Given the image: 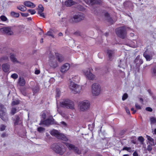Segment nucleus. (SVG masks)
<instances>
[{
	"label": "nucleus",
	"mask_w": 156,
	"mask_h": 156,
	"mask_svg": "<svg viewBox=\"0 0 156 156\" xmlns=\"http://www.w3.org/2000/svg\"><path fill=\"white\" fill-rule=\"evenodd\" d=\"M25 6L30 8H34L35 7V5L33 3L29 1L25 2L24 3Z\"/></svg>",
	"instance_id": "23"
},
{
	"label": "nucleus",
	"mask_w": 156,
	"mask_h": 156,
	"mask_svg": "<svg viewBox=\"0 0 156 156\" xmlns=\"http://www.w3.org/2000/svg\"><path fill=\"white\" fill-rule=\"evenodd\" d=\"M18 83L20 86H23L25 84V81L23 78L20 77L18 80Z\"/></svg>",
	"instance_id": "24"
},
{
	"label": "nucleus",
	"mask_w": 156,
	"mask_h": 156,
	"mask_svg": "<svg viewBox=\"0 0 156 156\" xmlns=\"http://www.w3.org/2000/svg\"><path fill=\"white\" fill-rule=\"evenodd\" d=\"M21 15L22 16L27 17L29 15V14L28 13H23V12H20Z\"/></svg>",
	"instance_id": "49"
},
{
	"label": "nucleus",
	"mask_w": 156,
	"mask_h": 156,
	"mask_svg": "<svg viewBox=\"0 0 156 156\" xmlns=\"http://www.w3.org/2000/svg\"><path fill=\"white\" fill-rule=\"evenodd\" d=\"M108 54L110 59L111 58L112 55L114 54V50H108Z\"/></svg>",
	"instance_id": "28"
},
{
	"label": "nucleus",
	"mask_w": 156,
	"mask_h": 156,
	"mask_svg": "<svg viewBox=\"0 0 156 156\" xmlns=\"http://www.w3.org/2000/svg\"><path fill=\"white\" fill-rule=\"evenodd\" d=\"M8 59V57L6 56H3L0 58V62H2L4 60H7Z\"/></svg>",
	"instance_id": "36"
},
{
	"label": "nucleus",
	"mask_w": 156,
	"mask_h": 156,
	"mask_svg": "<svg viewBox=\"0 0 156 156\" xmlns=\"http://www.w3.org/2000/svg\"><path fill=\"white\" fill-rule=\"evenodd\" d=\"M2 68L3 71L6 73L9 71L10 66L7 63L4 64L2 65Z\"/></svg>",
	"instance_id": "19"
},
{
	"label": "nucleus",
	"mask_w": 156,
	"mask_h": 156,
	"mask_svg": "<svg viewBox=\"0 0 156 156\" xmlns=\"http://www.w3.org/2000/svg\"><path fill=\"white\" fill-rule=\"evenodd\" d=\"M0 19L3 21H5L7 20V18L4 15L0 16Z\"/></svg>",
	"instance_id": "37"
},
{
	"label": "nucleus",
	"mask_w": 156,
	"mask_h": 156,
	"mask_svg": "<svg viewBox=\"0 0 156 156\" xmlns=\"http://www.w3.org/2000/svg\"><path fill=\"white\" fill-rule=\"evenodd\" d=\"M150 120L151 124H154L156 122V119L154 117L151 118Z\"/></svg>",
	"instance_id": "40"
},
{
	"label": "nucleus",
	"mask_w": 156,
	"mask_h": 156,
	"mask_svg": "<svg viewBox=\"0 0 156 156\" xmlns=\"http://www.w3.org/2000/svg\"><path fill=\"white\" fill-rule=\"evenodd\" d=\"M86 3L90 5H93L96 4H100L102 2L101 0H87Z\"/></svg>",
	"instance_id": "15"
},
{
	"label": "nucleus",
	"mask_w": 156,
	"mask_h": 156,
	"mask_svg": "<svg viewBox=\"0 0 156 156\" xmlns=\"http://www.w3.org/2000/svg\"><path fill=\"white\" fill-rule=\"evenodd\" d=\"M22 94L24 96H26L27 95V93L25 90H21Z\"/></svg>",
	"instance_id": "53"
},
{
	"label": "nucleus",
	"mask_w": 156,
	"mask_h": 156,
	"mask_svg": "<svg viewBox=\"0 0 156 156\" xmlns=\"http://www.w3.org/2000/svg\"><path fill=\"white\" fill-rule=\"evenodd\" d=\"M85 75L90 80H93L94 77V76L92 73L90 69H88L84 71Z\"/></svg>",
	"instance_id": "12"
},
{
	"label": "nucleus",
	"mask_w": 156,
	"mask_h": 156,
	"mask_svg": "<svg viewBox=\"0 0 156 156\" xmlns=\"http://www.w3.org/2000/svg\"><path fill=\"white\" fill-rule=\"evenodd\" d=\"M135 106L137 110L140 109L141 108V107L137 103H136Z\"/></svg>",
	"instance_id": "48"
},
{
	"label": "nucleus",
	"mask_w": 156,
	"mask_h": 156,
	"mask_svg": "<svg viewBox=\"0 0 156 156\" xmlns=\"http://www.w3.org/2000/svg\"><path fill=\"white\" fill-rule=\"evenodd\" d=\"M146 110L148 112H151L152 111V109L150 107H147L146 108Z\"/></svg>",
	"instance_id": "52"
},
{
	"label": "nucleus",
	"mask_w": 156,
	"mask_h": 156,
	"mask_svg": "<svg viewBox=\"0 0 156 156\" xmlns=\"http://www.w3.org/2000/svg\"><path fill=\"white\" fill-rule=\"evenodd\" d=\"M61 105L62 107L67 108H70L71 109H74V105L73 102L69 99L64 100L61 103Z\"/></svg>",
	"instance_id": "2"
},
{
	"label": "nucleus",
	"mask_w": 156,
	"mask_h": 156,
	"mask_svg": "<svg viewBox=\"0 0 156 156\" xmlns=\"http://www.w3.org/2000/svg\"><path fill=\"white\" fill-rule=\"evenodd\" d=\"M32 90L34 94H36L40 90L39 87L38 85H36L32 88Z\"/></svg>",
	"instance_id": "25"
},
{
	"label": "nucleus",
	"mask_w": 156,
	"mask_h": 156,
	"mask_svg": "<svg viewBox=\"0 0 156 156\" xmlns=\"http://www.w3.org/2000/svg\"><path fill=\"white\" fill-rule=\"evenodd\" d=\"M115 33L118 36L124 39L126 35V28L124 27H121L115 29Z\"/></svg>",
	"instance_id": "3"
},
{
	"label": "nucleus",
	"mask_w": 156,
	"mask_h": 156,
	"mask_svg": "<svg viewBox=\"0 0 156 156\" xmlns=\"http://www.w3.org/2000/svg\"><path fill=\"white\" fill-rule=\"evenodd\" d=\"M5 129V127L4 126L2 125L1 126V128H0V130L2 131H3Z\"/></svg>",
	"instance_id": "59"
},
{
	"label": "nucleus",
	"mask_w": 156,
	"mask_h": 156,
	"mask_svg": "<svg viewBox=\"0 0 156 156\" xmlns=\"http://www.w3.org/2000/svg\"><path fill=\"white\" fill-rule=\"evenodd\" d=\"M138 140L141 144H143L144 139L143 136H139L138 137Z\"/></svg>",
	"instance_id": "34"
},
{
	"label": "nucleus",
	"mask_w": 156,
	"mask_h": 156,
	"mask_svg": "<svg viewBox=\"0 0 156 156\" xmlns=\"http://www.w3.org/2000/svg\"><path fill=\"white\" fill-rule=\"evenodd\" d=\"M56 97H59L60 94V91L59 89H56Z\"/></svg>",
	"instance_id": "43"
},
{
	"label": "nucleus",
	"mask_w": 156,
	"mask_h": 156,
	"mask_svg": "<svg viewBox=\"0 0 156 156\" xmlns=\"http://www.w3.org/2000/svg\"><path fill=\"white\" fill-rule=\"evenodd\" d=\"M70 89L74 93H77L80 92L82 89L81 86L72 82L70 83Z\"/></svg>",
	"instance_id": "7"
},
{
	"label": "nucleus",
	"mask_w": 156,
	"mask_h": 156,
	"mask_svg": "<svg viewBox=\"0 0 156 156\" xmlns=\"http://www.w3.org/2000/svg\"><path fill=\"white\" fill-rule=\"evenodd\" d=\"M104 16L108 22L110 23L111 24H113L114 21L112 18L110 17L109 14L108 12L105 13Z\"/></svg>",
	"instance_id": "16"
},
{
	"label": "nucleus",
	"mask_w": 156,
	"mask_h": 156,
	"mask_svg": "<svg viewBox=\"0 0 156 156\" xmlns=\"http://www.w3.org/2000/svg\"><path fill=\"white\" fill-rule=\"evenodd\" d=\"M5 108L4 105L0 103V118L3 120H5L6 117L5 112Z\"/></svg>",
	"instance_id": "10"
},
{
	"label": "nucleus",
	"mask_w": 156,
	"mask_h": 156,
	"mask_svg": "<svg viewBox=\"0 0 156 156\" xmlns=\"http://www.w3.org/2000/svg\"><path fill=\"white\" fill-rule=\"evenodd\" d=\"M17 8L19 10H24L25 9H26V7L25 6L22 5L18 6Z\"/></svg>",
	"instance_id": "41"
},
{
	"label": "nucleus",
	"mask_w": 156,
	"mask_h": 156,
	"mask_svg": "<svg viewBox=\"0 0 156 156\" xmlns=\"http://www.w3.org/2000/svg\"><path fill=\"white\" fill-rule=\"evenodd\" d=\"M55 55L58 61L59 62H61L64 60V58L62 55L58 53H55Z\"/></svg>",
	"instance_id": "17"
},
{
	"label": "nucleus",
	"mask_w": 156,
	"mask_h": 156,
	"mask_svg": "<svg viewBox=\"0 0 156 156\" xmlns=\"http://www.w3.org/2000/svg\"><path fill=\"white\" fill-rule=\"evenodd\" d=\"M28 12L31 15H33L36 13L35 10H28Z\"/></svg>",
	"instance_id": "51"
},
{
	"label": "nucleus",
	"mask_w": 156,
	"mask_h": 156,
	"mask_svg": "<svg viewBox=\"0 0 156 156\" xmlns=\"http://www.w3.org/2000/svg\"><path fill=\"white\" fill-rule=\"evenodd\" d=\"M84 18V16L83 14L78 12L73 17L70 19L69 21L71 23L78 22L83 20Z\"/></svg>",
	"instance_id": "1"
},
{
	"label": "nucleus",
	"mask_w": 156,
	"mask_h": 156,
	"mask_svg": "<svg viewBox=\"0 0 156 156\" xmlns=\"http://www.w3.org/2000/svg\"><path fill=\"white\" fill-rule=\"evenodd\" d=\"M64 144L70 150H73L76 153L78 154H80L81 153L79 151L78 147H75L74 145L67 142H65Z\"/></svg>",
	"instance_id": "9"
},
{
	"label": "nucleus",
	"mask_w": 156,
	"mask_h": 156,
	"mask_svg": "<svg viewBox=\"0 0 156 156\" xmlns=\"http://www.w3.org/2000/svg\"><path fill=\"white\" fill-rule=\"evenodd\" d=\"M50 133L51 135L56 136L57 138L60 133L58 130L54 129L51 131Z\"/></svg>",
	"instance_id": "21"
},
{
	"label": "nucleus",
	"mask_w": 156,
	"mask_h": 156,
	"mask_svg": "<svg viewBox=\"0 0 156 156\" xmlns=\"http://www.w3.org/2000/svg\"><path fill=\"white\" fill-rule=\"evenodd\" d=\"M76 3V2L72 0H67L65 2V5L66 6H70Z\"/></svg>",
	"instance_id": "20"
},
{
	"label": "nucleus",
	"mask_w": 156,
	"mask_h": 156,
	"mask_svg": "<svg viewBox=\"0 0 156 156\" xmlns=\"http://www.w3.org/2000/svg\"><path fill=\"white\" fill-rule=\"evenodd\" d=\"M122 150H126L129 152H131L132 151V150L130 147H124L123 148Z\"/></svg>",
	"instance_id": "35"
},
{
	"label": "nucleus",
	"mask_w": 156,
	"mask_h": 156,
	"mask_svg": "<svg viewBox=\"0 0 156 156\" xmlns=\"http://www.w3.org/2000/svg\"><path fill=\"white\" fill-rule=\"evenodd\" d=\"M58 138L65 141H67L68 140V138L66 136L61 133H60L59 136H58Z\"/></svg>",
	"instance_id": "22"
},
{
	"label": "nucleus",
	"mask_w": 156,
	"mask_h": 156,
	"mask_svg": "<svg viewBox=\"0 0 156 156\" xmlns=\"http://www.w3.org/2000/svg\"><path fill=\"white\" fill-rule=\"evenodd\" d=\"M41 123L48 126L53 124L59 125L55 121V119L52 117L51 118H48L44 120Z\"/></svg>",
	"instance_id": "6"
},
{
	"label": "nucleus",
	"mask_w": 156,
	"mask_h": 156,
	"mask_svg": "<svg viewBox=\"0 0 156 156\" xmlns=\"http://www.w3.org/2000/svg\"><path fill=\"white\" fill-rule=\"evenodd\" d=\"M133 156H138V155L137 153L136 152H134L133 153Z\"/></svg>",
	"instance_id": "62"
},
{
	"label": "nucleus",
	"mask_w": 156,
	"mask_h": 156,
	"mask_svg": "<svg viewBox=\"0 0 156 156\" xmlns=\"http://www.w3.org/2000/svg\"><path fill=\"white\" fill-rule=\"evenodd\" d=\"M60 146V144H54L51 145V148L55 152L60 155H62L64 151Z\"/></svg>",
	"instance_id": "4"
},
{
	"label": "nucleus",
	"mask_w": 156,
	"mask_h": 156,
	"mask_svg": "<svg viewBox=\"0 0 156 156\" xmlns=\"http://www.w3.org/2000/svg\"><path fill=\"white\" fill-rule=\"evenodd\" d=\"M147 140L150 142L153 143H154V140L150 136L147 135L146 136Z\"/></svg>",
	"instance_id": "39"
},
{
	"label": "nucleus",
	"mask_w": 156,
	"mask_h": 156,
	"mask_svg": "<svg viewBox=\"0 0 156 156\" xmlns=\"http://www.w3.org/2000/svg\"><path fill=\"white\" fill-rule=\"evenodd\" d=\"M46 117V114L45 113H43L42 115V117L43 119H45Z\"/></svg>",
	"instance_id": "56"
},
{
	"label": "nucleus",
	"mask_w": 156,
	"mask_h": 156,
	"mask_svg": "<svg viewBox=\"0 0 156 156\" xmlns=\"http://www.w3.org/2000/svg\"><path fill=\"white\" fill-rule=\"evenodd\" d=\"M131 110L133 111L132 114H134L136 112V110H135L134 108H132L131 109Z\"/></svg>",
	"instance_id": "58"
},
{
	"label": "nucleus",
	"mask_w": 156,
	"mask_h": 156,
	"mask_svg": "<svg viewBox=\"0 0 156 156\" xmlns=\"http://www.w3.org/2000/svg\"><path fill=\"white\" fill-rule=\"evenodd\" d=\"M90 104L89 101H85L80 103V110L82 111H84L87 110L90 106Z\"/></svg>",
	"instance_id": "8"
},
{
	"label": "nucleus",
	"mask_w": 156,
	"mask_h": 156,
	"mask_svg": "<svg viewBox=\"0 0 156 156\" xmlns=\"http://www.w3.org/2000/svg\"><path fill=\"white\" fill-rule=\"evenodd\" d=\"M70 67L69 64L66 63L61 67V71L62 73H65L69 69Z\"/></svg>",
	"instance_id": "13"
},
{
	"label": "nucleus",
	"mask_w": 156,
	"mask_h": 156,
	"mask_svg": "<svg viewBox=\"0 0 156 156\" xmlns=\"http://www.w3.org/2000/svg\"><path fill=\"white\" fill-rule=\"evenodd\" d=\"M126 130H122L121 131L120 134L121 135L124 134L126 132Z\"/></svg>",
	"instance_id": "63"
},
{
	"label": "nucleus",
	"mask_w": 156,
	"mask_h": 156,
	"mask_svg": "<svg viewBox=\"0 0 156 156\" xmlns=\"http://www.w3.org/2000/svg\"><path fill=\"white\" fill-rule=\"evenodd\" d=\"M152 149L151 145H149L147 146V150L149 151H151Z\"/></svg>",
	"instance_id": "47"
},
{
	"label": "nucleus",
	"mask_w": 156,
	"mask_h": 156,
	"mask_svg": "<svg viewBox=\"0 0 156 156\" xmlns=\"http://www.w3.org/2000/svg\"><path fill=\"white\" fill-rule=\"evenodd\" d=\"M53 60H49V64L51 67L55 69L57 66L58 64L56 61H54Z\"/></svg>",
	"instance_id": "18"
},
{
	"label": "nucleus",
	"mask_w": 156,
	"mask_h": 156,
	"mask_svg": "<svg viewBox=\"0 0 156 156\" xmlns=\"http://www.w3.org/2000/svg\"><path fill=\"white\" fill-rule=\"evenodd\" d=\"M126 112L127 114L129 115H130V112L129 110L127 108H126Z\"/></svg>",
	"instance_id": "55"
},
{
	"label": "nucleus",
	"mask_w": 156,
	"mask_h": 156,
	"mask_svg": "<svg viewBox=\"0 0 156 156\" xmlns=\"http://www.w3.org/2000/svg\"><path fill=\"white\" fill-rule=\"evenodd\" d=\"M15 55L14 54H11L10 58L11 61L13 62H18V61H17L16 58L15 57Z\"/></svg>",
	"instance_id": "29"
},
{
	"label": "nucleus",
	"mask_w": 156,
	"mask_h": 156,
	"mask_svg": "<svg viewBox=\"0 0 156 156\" xmlns=\"http://www.w3.org/2000/svg\"><path fill=\"white\" fill-rule=\"evenodd\" d=\"M20 101L19 100H16V101H13L11 103V105L12 106H14L16 105H18L19 104Z\"/></svg>",
	"instance_id": "33"
},
{
	"label": "nucleus",
	"mask_w": 156,
	"mask_h": 156,
	"mask_svg": "<svg viewBox=\"0 0 156 156\" xmlns=\"http://www.w3.org/2000/svg\"><path fill=\"white\" fill-rule=\"evenodd\" d=\"M46 35H48L49 36H51L53 38L54 37V36L52 34V33L50 31H48L47 32V33L46 34Z\"/></svg>",
	"instance_id": "45"
},
{
	"label": "nucleus",
	"mask_w": 156,
	"mask_h": 156,
	"mask_svg": "<svg viewBox=\"0 0 156 156\" xmlns=\"http://www.w3.org/2000/svg\"><path fill=\"white\" fill-rule=\"evenodd\" d=\"M140 56L139 55H138L135 59V61L136 62H137L139 60V64H141L143 63V61L141 59H140Z\"/></svg>",
	"instance_id": "32"
},
{
	"label": "nucleus",
	"mask_w": 156,
	"mask_h": 156,
	"mask_svg": "<svg viewBox=\"0 0 156 156\" xmlns=\"http://www.w3.org/2000/svg\"><path fill=\"white\" fill-rule=\"evenodd\" d=\"M128 97V94L127 93H124L123 96H122V100L123 101H124Z\"/></svg>",
	"instance_id": "44"
},
{
	"label": "nucleus",
	"mask_w": 156,
	"mask_h": 156,
	"mask_svg": "<svg viewBox=\"0 0 156 156\" xmlns=\"http://www.w3.org/2000/svg\"><path fill=\"white\" fill-rule=\"evenodd\" d=\"M18 111L16 108L13 107L11 108L10 113L12 115H14Z\"/></svg>",
	"instance_id": "30"
},
{
	"label": "nucleus",
	"mask_w": 156,
	"mask_h": 156,
	"mask_svg": "<svg viewBox=\"0 0 156 156\" xmlns=\"http://www.w3.org/2000/svg\"><path fill=\"white\" fill-rule=\"evenodd\" d=\"M40 71L39 70H36L35 71V74H38L40 73Z\"/></svg>",
	"instance_id": "60"
},
{
	"label": "nucleus",
	"mask_w": 156,
	"mask_h": 156,
	"mask_svg": "<svg viewBox=\"0 0 156 156\" xmlns=\"http://www.w3.org/2000/svg\"><path fill=\"white\" fill-rule=\"evenodd\" d=\"M7 136V135L5 133H3L1 135V137L2 138Z\"/></svg>",
	"instance_id": "57"
},
{
	"label": "nucleus",
	"mask_w": 156,
	"mask_h": 156,
	"mask_svg": "<svg viewBox=\"0 0 156 156\" xmlns=\"http://www.w3.org/2000/svg\"><path fill=\"white\" fill-rule=\"evenodd\" d=\"M44 8L42 5L40 4L38 6V10H44Z\"/></svg>",
	"instance_id": "50"
},
{
	"label": "nucleus",
	"mask_w": 156,
	"mask_h": 156,
	"mask_svg": "<svg viewBox=\"0 0 156 156\" xmlns=\"http://www.w3.org/2000/svg\"><path fill=\"white\" fill-rule=\"evenodd\" d=\"M49 60H54L55 57L54 55L51 53V52L49 54Z\"/></svg>",
	"instance_id": "38"
},
{
	"label": "nucleus",
	"mask_w": 156,
	"mask_h": 156,
	"mask_svg": "<svg viewBox=\"0 0 156 156\" xmlns=\"http://www.w3.org/2000/svg\"><path fill=\"white\" fill-rule=\"evenodd\" d=\"M61 124L62 125H64L65 126H67L66 123L64 121L61 122H60Z\"/></svg>",
	"instance_id": "61"
},
{
	"label": "nucleus",
	"mask_w": 156,
	"mask_h": 156,
	"mask_svg": "<svg viewBox=\"0 0 156 156\" xmlns=\"http://www.w3.org/2000/svg\"><path fill=\"white\" fill-rule=\"evenodd\" d=\"M153 73L154 75L156 76V66L153 68Z\"/></svg>",
	"instance_id": "54"
},
{
	"label": "nucleus",
	"mask_w": 156,
	"mask_h": 156,
	"mask_svg": "<svg viewBox=\"0 0 156 156\" xmlns=\"http://www.w3.org/2000/svg\"><path fill=\"white\" fill-rule=\"evenodd\" d=\"M0 31L3 34H6L8 35H11L12 33L11 28L8 27L0 28Z\"/></svg>",
	"instance_id": "11"
},
{
	"label": "nucleus",
	"mask_w": 156,
	"mask_h": 156,
	"mask_svg": "<svg viewBox=\"0 0 156 156\" xmlns=\"http://www.w3.org/2000/svg\"><path fill=\"white\" fill-rule=\"evenodd\" d=\"M18 77V75L16 73H13L11 75V77L13 79H16Z\"/></svg>",
	"instance_id": "42"
},
{
	"label": "nucleus",
	"mask_w": 156,
	"mask_h": 156,
	"mask_svg": "<svg viewBox=\"0 0 156 156\" xmlns=\"http://www.w3.org/2000/svg\"><path fill=\"white\" fill-rule=\"evenodd\" d=\"M44 128L42 127H39L37 129V131L40 132L44 131Z\"/></svg>",
	"instance_id": "46"
},
{
	"label": "nucleus",
	"mask_w": 156,
	"mask_h": 156,
	"mask_svg": "<svg viewBox=\"0 0 156 156\" xmlns=\"http://www.w3.org/2000/svg\"><path fill=\"white\" fill-rule=\"evenodd\" d=\"M22 118L20 117L18 115H16L15 116V118L13 121H14V125L15 126L18 125L19 124L20 122H21Z\"/></svg>",
	"instance_id": "14"
},
{
	"label": "nucleus",
	"mask_w": 156,
	"mask_h": 156,
	"mask_svg": "<svg viewBox=\"0 0 156 156\" xmlns=\"http://www.w3.org/2000/svg\"><path fill=\"white\" fill-rule=\"evenodd\" d=\"M145 58L147 61H150L151 59L149 55H148L146 51H145L143 54Z\"/></svg>",
	"instance_id": "26"
},
{
	"label": "nucleus",
	"mask_w": 156,
	"mask_h": 156,
	"mask_svg": "<svg viewBox=\"0 0 156 156\" xmlns=\"http://www.w3.org/2000/svg\"><path fill=\"white\" fill-rule=\"evenodd\" d=\"M101 87L100 85L96 83H94L92 86V91L94 95H99L100 93Z\"/></svg>",
	"instance_id": "5"
},
{
	"label": "nucleus",
	"mask_w": 156,
	"mask_h": 156,
	"mask_svg": "<svg viewBox=\"0 0 156 156\" xmlns=\"http://www.w3.org/2000/svg\"><path fill=\"white\" fill-rule=\"evenodd\" d=\"M62 11L63 10H60V12H58V15L59 16H60V15H61V13H63Z\"/></svg>",
	"instance_id": "64"
},
{
	"label": "nucleus",
	"mask_w": 156,
	"mask_h": 156,
	"mask_svg": "<svg viewBox=\"0 0 156 156\" xmlns=\"http://www.w3.org/2000/svg\"><path fill=\"white\" fill-rule=\"evenodd\" d=\"M11 15L14 17H18L20 15L18 13L12 11L11 12Z\"/></svg>",
	"instance_id": "31"
},
{
	"label": "nucleus",
	"mask_w": 156,
	"mask_h": 156,
	"mask_svg": "<svg viewBox=\"0 0 156 156\" xmlns=\"http://www.w3.org/2000/svg\"><path fill=\"white\" fill-rule=\"evenodd\" d=\"M44 10H38L37 13L39 16L44 18H45V15L43 12Z\"/></svg>",
	"instance_id": "27"
}]
</instances>
